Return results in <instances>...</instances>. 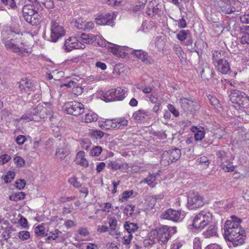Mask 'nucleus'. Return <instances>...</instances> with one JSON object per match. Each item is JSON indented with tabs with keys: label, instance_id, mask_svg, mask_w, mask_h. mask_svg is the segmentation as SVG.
<instances>
[{
	"label": "nucleus",
	"instance_id": "f257e3e1",
	"mask_svg": "<svg viewBox=\"0 0 249 249\" xmlns=\"http://www.w3.org/2000/svg\"><path fill=\"white\" fill-rule=\"evenodd\" d=\"M241 220L235 216L227 220L224 227L225 238L231 243L234 247L240 246L244 243L245 233L240 225Z\"/></svg>",
	"mask_w": 249,
	"mask_h": 249
},
{
	"label": "nucleus",
	"instance_id": "f03ea898",
	"mask_svg": "<svg viewBox=\"0 0 249 249\" xmlns=\"http://www.w3.org/2000/svg\"><path fill=\"white\" fill-rule=\"evenodd\" d=\"M91 40H94L101 47H107L108 49L116 56H122L124 53L125 48L114 44H111L107 41L104 38H102L99 35L93 34H82L79 37V41H82L84 43L89 44Z\"/></svg>",
	"mask_w": 249,
	"mask_h": 249
},
{
	"label": "nucleus",
	"instance_id": "7ed1b4c3",
	"mask_svg": "<svg viewBox=\"0 0 249 249\" xmlns=\"http://www.w3.org/2000/svg\"><path fill=\"white\" fill-rule=\"evenodd\" d=\"M227 53L221 50L212 52V62L215 69L218 72L227 74L231 71L230 63L228 60Z\"/></svg>",
	"mask_w": 249,
	"mask_h": 249
},
{
	"label": "nucleus",
	"instance_id": "20e7f679",
	"mask_svg": "<svg viewBox=\"0 0 249 249\" xmlns=\"http://www.w3.org/2000/svg\"><path fill=\"white\" fill-rule=\"evenodd\" d=\"M3 43L5 47L12 50L13 52L18 53L22 55H28L30 53L27 49L23 48L22 42L18 38L11 39L9 40L3 39Z\"/></svg>",
	"mask_w": 249,
	"mask_h": 249
},
{
	"label": "nucleus",
	"instance_id": "39448f33",
	"mask_svg": "<svg viewBox=\"0 0 249 249\" xmlns=\"http://www.w3.org/2000/svg\"><path fill=\"white\" fill-rule=\"evenodd\" d=\"M212 214L208 211H202L194 218L192 226L195 229H203L212 220Z\"/></svg>",
	"mask_w": 249,
	"mask_h": 249
},
{
	"label": "nucleus",
	"instance_id": "423d86ee",
	"mask_svg": "<svg viewBox=\"0 0 249 249\" xmlns=\"http://www.w3.org/2000/svg\"><path fill=\"white\" fill-rule=\"evenodd\" d=\"M23 17L28 23L34 25L38 22L40 15L35 9L34 4H27L22 8Z\"/></svg>",
	"mask_w": 249,
	"mask_h": 249
},
{
	"label": "nucleus",
	"instance_id": "0eeeda50",
	"mask_svg": "<svg viewBox=\"0 0 249 249\" xmlns=\"http://www.w3.org/2000/svg\"><path fill=\"white\" fill-rule=\"evenodd\" d=\"M51 35L49 40L56 42L59 38L63 37L66 34L62 24L57 20H52L51 23Z\"/></svg>",
	"mask_w": 249,
	"mask_h": 249
},
{
	"label": "nucleus",
	"instance_id": "6e6552de",
	"mask_svg": "<svg viewBox=\"0 0 249 249\" xmlns=\"http://www.w3.org/2000/svg\"><path fill=\"white\" fill-rule=\"evenodd\" d=\"M204 198L198 193L189 191L187 193V207L189 210H196L204 205Z\"/></svg>",
	"mask_w": 249,
	"mask_h": 249
},
{
	"label": "nucleus",
	"instance_id": "1a4fd4ad",
	"mask_svg": "<svg viewBox=\"0 0 249 249\" xmlns=\"http://www.w3.org/2000/svg\"><path fill=\"white\" fill-rule=\"evenodd\" d=\"M230 99L232 103L242 107H249V97L242 91L237 90L232 91L230 95Z\"/></svg>",
	"mask_w": 249,
	"mask_h": 249
},
{
	"label": "nucleus",
	"instance_id": "9d476101",
	"mask_svg": "<svg viewBox=\"0 0 249 249\" xmlns=\"http://www.w3.org/2000/svg\"><path fill=\"white\" fill-rule=\"evenodd\" d=\"M181 156L180 150L178 148L164 151L161 157L160 163L163 166L168 165L171 163L176 161Z\"/></svg>",
	"mask_w": 249,
	"mask_h": 249
},
{
	"label": "nucleus",
	"instance_id": "9b49d317",
	"mask_svg": "<svg viewBox=\"0 0 249 249\" xmlns=\"http://www.w3.org/2000/svg\"><path fill=\"white\" fill-rule=\"evenodd\" d=\"M176 232V227L162 225L158 230L157 232L158 236L157 240L160 244L166 243L171 236Z\"/></svg>",
	"mask_w": 249,
	"mask_h": 249
},
{
	"label": "nucleus",
	"instance_id": "f8f14e48",
	"mask_svg": "<svg viewBox=\"0 0 249 249\" xmlns=\"http://www.w3.org/2000/svg\"><path fill=\"white\" fill-rule=\"evenodd\" d=\"M122 47V46H121ZM123 48H125L124 53H123L122 54H123L122 56H118L119 57H123L126 54H127L128 52L134 55L137 58L142 60V62L146 64H151L153 63L154 60L151 58L150 56H149L147 53L142 50H135L133 49H129V50H128V48L123 47Z\"/></svg>",
	"mask_w": 249,
	"mask_h": 249
},
{
	"label": "nucleus",
	"instance_id": "ddd939ff",
	"mask_svg": "<svg viewBox=\"0 0 249 249\" xmlns=\"http://www.w3.org/2000/svg\"><path fill=\"white\" fill-rule=\"evenodd\" d=\"M127 91L128 89L126 88H119L111 89L105 93L104 97L106 102L122 101L125 98V94Z\"/></svg>",
	"mask_w": 249,
	"mask_h": 249
},
{
	"label": "nucleus",
	"instance_id": "4468645a",
	"mask_svg": "<svg viewBox=\"0 0 249 249\" xmlns=\"http://www.w3.org/2000/svg\"><path fill=\"white\" fill-rule=\"evenodd\" d=\"M65 110L67 113L74 116L79 115L84 112V106L77 101L67 103L64 106Z\"/></svg>",
	"mask_w": 249,
	"mask_h": 249
},
{
	"label": "nucleus",
	"instance_id": "2eb2a0df",
	"mask_svg": "<svg viewBox=\"0 0 249 249\" xmlns=\"http://www.w3.org/2000/svg\"><path fill=\"white\" fill-rule=\"evenodd\" d=\"M185 217V213L181 210L176 211L169 209L163 212L161 214V218L175 222L181 221Z\"/></svg>",
	"mask_w": 249,
	"mask_h": 249
},
{
	"label": "nucleus",
	"instance_id": "dca6fc26",
	"mask_svg": "<svg viewBox=\"0 0 249 249\" xmlns=\"http://www.w3.org/2000/svg\"><path fill=\"white\" fill-rule=\"evenodd\" d=\"M179 104L181 107L186 113L194 112L199 108V106L196 102L186 98H180Z\"/></svg>",
	"mask_w": 249,
	"mask_h": 249
},
{
	"label": "nucleus",
	"instance_id": "f3484780",
	"mask_svg": "<svg viewBox=\"0 0 249 249\" xmlns=\"http://www.w3.org/2000/svg\"><path fill=\"white\" fill-rule=\"evenodd\" d=\"M18 84L20 91L27 92L28 94L36 90V85L35 83L26 78L21 79Z\"/></svg>",
	"mask_w": 249,
	"mask_h": 249
},
{
	"label": "nucleus",
	"instance_id": "a211bd4d",
	"mask_svg": "<svg viewBox=\"0 0 249 249\" xmlns=\"http://www.w3.org/2000/svg\"><path fill=\"white\" fill-rule=\"evenodd\" d=\"M83 46L76 37H70L65 41L64 49L66 52H70L73 49H83Z\"/></svg>",
	"mask_w": 249,
	"mask_h": 249
},
{
	"label": "nucleus",
	"instance_id": "6ab92c4d",
	"mask_svg": "<svg viewBox=\"0 0 249 249\" xmlns=\"http://www.w3.org/2000/svg\"><path fill=\"white\" fill-rule=\"evenodd\" d=\"M114 15L110 13L101 14L95 19L96 22L99 25H111L113 23Z\"/></svg>",
	"mask_w": 249,
	"mask_h": 249
},
{
	"label": "nucleus",
	"instance_id": "aec40b11",
	"mask_svg": "<svg viewBox=\"0 0 249 249\" xmlns=\"http://www.w3.org/2000/svg\"><path fill=\"white\" fill-rule=\"evenodd\" d=\"M70 154V147L65 143H63L62 145H60L56 149L55 152V156L56 157L62 160H65Z\"/></svg>",
	"mask_w": 249,
	"mask_h": 249
},
{
	"label": "nucleus",
	"instance_id": "412c9836",
	"mask_svg": "<svg viewBox=\"0 0 249 249\" xmlns=\"http://www.w3.org/2000/svg\"><path fill=\"white\" fill-rule=\"evenodd\" d=\"M150 116L149 111L144 109H139L133 114V118L137 122H142L145 119L146 117Z\"/></svg>",
	"mask_w": 249,
	"mask_h": 249
},
{
	"label": "nucleus",
	"instance_id": "4be33fe9",
	"mask_svg": "<svg viewBox=\"0 0 249 249\" xmlns=\"http://www.w3.org/2000/svg\"><path fill=\"white\" fill-rule=\"evenodd\" d=\"M202 235L205 238H209L217 235V228L215 224H208Z\"/></svg>",
	"mask_w": 249,
	"mask_h": 249
},
{
	"label": "nucleus",
	"instance_id": "5701e85b",
	"mask_svg": "<svg viewBox=\"0 0 249 249\" xmlns=\"http://www.w3.org/2000/svg\"><path fill=\"white\" fill-rule=\"evenodd\" d=\"M74 161L76 164L80 165L84 167L89 166V162L85 158V153L83 151H80L77 153Z\"/></svg>",
	"mask_w": 249,
	"mask_h": 249
},
{
	"label": "nucleus",
	"instance_id": "b1692460",
	"mask_svg": "<svg viewBox=\"0 0 249 249\" xmlns=\"http://www.w3.org/2000/svg\"><path fill=\"white\" fill-rule=\"evenodd\" d=\"M99 126L103 129L107 130L111 128H116V125L114 124V119H107L101 122L99 124Z\"/></svg>",
	"mask_w": 249,
	"mask_h": 249
},
{
	"label": "nucleus",
	"instance_id": "393cba45",
	"mask_svg": "<svg viewBox=\"0 0 249 249\" xmlns=\"http://www.w3.org/2000/svg\"><path fill=\"white\" fill-rule=\"evenodd\" d=\"M98 119V115L94 112L90 111L86 113L84 117H82L83 122L86 123H89L96 121Z\"/></svg>",
	"mask_w": 249,
	"mask_h": 249
},
{
	"label": "nucleus",
	"instance_id": "a878e982",
	"mask_svg": "<svg viewBox=\"0 0 249 249\" xmlns=\"http://www.w3.org/2000/svg\"><path fill=\"white\" fill-rule=\"evenodd\" d=\"M192 131L195 133V139L196 141H201L205 136V132L203 128H200L197 127H194L192 128Z\"/></svg>",
	"mask_w": 249,
	"mask_h": 249
},
{
	"label": "nucleus",
	"instance_id": "bb28decb",
	"mask_svg": "<svg viewBox=\"0 0 249 249\" xmlns=\"http://www.w3.org/2000/svg\"><path fill=\"white\" fill-rule=\"evenodd\" d=\"M220 7L222 11L225 14H230L236 11L235 8L231 6V3H224L222 2L221 3Z\"/></svg>",
	"mask_w": 249,
	"mask_h": 249
},
{
	"label": "nucleus",
	"instance_id": "cd10ccee",
	"mask_svg": "<svg viewBox=\"0 0 249 249\" xmlns=\"http://www.w3.org/2000/svg\"><path fill=\"white\" fill-rule=\"evenodd\" d=\"M124 228L128 231V234L137 231L139 228L138 225L134 223L126 221L124 224Z\"/></svg>",
	"mask_w": 249,
	"mask_h": 249
},
{
	"label": "nucleus",
	"instance_id": "c85d7f7f",
	"mask_svg": "<svg viewBox=\"0 0 249 249\" xmlns=\"http://www.w3.org/2000/svg\"><path fill=\"white\" fill-rule=\"evenodd\" d=\"M143 182L146 183L150 187H154L157 184L156 174H150L144 179Z\"/></svg>",
	"mask_w": 249,
	"mask_h": 249
},
{
	"label": "nucleus",
	"instance_id": "c756f323",
	"mask_svg": "<svg viewBox=\"0 0 249 249\" xmlns=\"http://www.w3.org/2000/svg\"><path fill=\"white\" fill-rule=\"evenodd\" d=\"M114 124L116 125V128L121 129L128 124V121L124 118H119L114 119Z\"/></svg>",
	"mask_w": 249,
	"mask_h": 249
},
{
	"label": "nucleus",
	"instance_id": "7c9ffc66",
	"mask_svg": "<svg viewBox=\"0 0 249 249\" xmlns=\"http://www.w3.org/2000/svg\"><path fill=\"white\" fill-rule=\"evenodd\" d=\"M190 36V31L180 30L177 35V37L181 42L185 41Z\"/></svg>",
	"mask_w": 249,
	"mask_h": 249
},
{
	"label": "nucleus",
	"instance_id": "2f4dec72",
	"mask_svg": "<svg viewBox=\"0 0 249 249\" xmlns=\"http://www.w3.org/2000/svg\"><path fill=\"white\" fill-rule=\"evenodd\" d=\"M34 231L36 234L37 236H45V234H46L45 228L43 224H41L40 225L36 226L35 228Z\"/></svg>",
	"mask_w": 249,
	"mask_h": 249
},
{
	"label": "nucleus",
	"instance_id": "473e14b6",
	"mask_svg": "<svg viewBox=\"0 0 249 249\" xmlns=\"http://www.w3.org/2000/svg\"><path fill=\"white\" fill-rule=\"evenodd\" d=\"M25 195L22 192L16 193L10 196V200L14 201H18L24 198Z\"/></svg>",
	"mask_w": 249,
	"mask_h": 249
},
{
	"label": "nucleus",
	"instance_id": "72a5a7b5",
	"mask_svg": "<svg viewBox=\"0 0 249 249\" xmlns=\"http://www.w3.org/2000/svg\"><path fill=\"white\" fill-rule=\"evenodd\" d=\"M176 54L178 56L180 61H182L184 58L185 54L183 51L181 47L179 45H176L173 48Z\"/></svg>",
	"mask_w": 249,
	"mask_h": 249
},
{
	"label": "nucleus",
	"instance_id": "f704fd0d",
	"mask_svg": "<svg viewBox=\"0 0 249 249\" xmlns=\"http://www.w3.org/2000/svg\"><path fill=\"white\" fill-rule=\"evenodd\" d=\"M21 120H25L26 122H29L31 121H37L38 119L36 117L33 116V114L31 113V112H27L25 114H23L21 118L18 119H17L18 122H19Z\"/></svg>",
	"mask_w": 249,
	"mask_h": 249
},
{
	"label": "nucleus",
	"instance_id": "c9c22d12",
	"mask_svg": "<svg viewBox=\"0 0 249 249\" xmlns=\"http://www.w3.org/2000/svg\"><path fill=\"white\" fill-rule=\"evenodd\" d=\"M45 107H43L42 106V109H41V112H40V118H45L46 117V116L48 115H50L52 113V110L51 107H47V103H45Z\"/></svg>",
	"mask_w": 249,
	"mask_h": 249
},
{
	"label": "nucleus",
	"instance_id": "e433bc0d",
	"mask_svg": "<svg viewBox=\"0 0 249 249\" xmlns=\"http://www.w3.org/2000/svg\"><path fill=\"white\" fill-rule=\"evenodd\" d=\"M159 11V8L156 6H153V3L150 2L149 3L148 9L146 11V13L148 16H153L157 14Z\"/></svg>",
	"mask_w": 249,
	"mask_h": 249
},
{
	"label": "nucleus",
	"instance_id": "4c0bfd02",
	"mask_svg": "<svg viewBox=\"0 0 249 249\" xmlns=\"http://www.w3.org/2000/svg\"><path fill=\"white\" fill-rule=\"evenodd\" d=\"M211 70L207 67L203 68L200 71L201 77L205 79H208L211 76Z\"/></svg>",
	"mask_w": 249,
	"mask_h": 249
},
{
	"label": "nucleus",
	"instance_id": "58836bf2",
	"mask_svg": "<svg viewBox=\"0 0 249 249\" xmlns=\"http://www.w3.org/2000/svg\"><path fill=\"white\" fill-rule=\"evenodd\" d=\"M60 233L61 232L58 230H54L53 231H51L49 233H46L45 236H47L48 240H55L57 237H58Z\"/></svg>",
	"mask_w": 249,
	"mask_h": 249
},
{
	"label": "nucleus",
	"instance_id": "ea45409f",
	"mask_svg": "<svg viewBox=\"0 0 249 249\" xmlns=\"http://www.w3.org/2000/svg\"><path fill=\"white\" fill-rule=\"evenodd\" d=\"M102 148L100 146H95L92 148L90 151V155L92 156H99L102 152Z\"/></svg>",
	"mask_w": 249,
	"mask_h": 249
},
{
	"label": "nucleus",
	"instance_id": "a19ab883",
	"mask_svg": "<svg viewBox=\"0 0 249 249\" xmlns=\"http://www.w3.org/2000/svg\"><path fill=\"white\" fill-rule=\"evenodd\" d=\"M196 163L199 164H204L205 168H207L210 164V161L207 157L202 156L196 160Z\"/></svg>",
	"mask_w": 249,
	"mask_h": 249
},
{
	"label": "nucleus",
	"instance_id": "79ce46f5",
	"mask_svg": "<svg viewBox=\"0 0 249 249\" xmlns=\"http://www.w3.org/2000/svg\"><path fill=\"white\" fill-rule=\"evenodd\" d=\"M145 203L150 209H152L156 205L157 202L152 196H148L145 199Z\"/></svg>",
	"mask_w": 249,
	"mask_h": 249
},
{
	"label": "nucleus",
	"instance_id": "37998d69",
	"mask_svg": "<svg viewBox=\"0 0 249 249\" xmlns=\"http://www.w3.org/2000/svg\"><path fill=\"white\" fill-rule=\"evenodd\" d=\"M187 39V41L184 43L185 46H187L188 50L190 52H196L195 47H193V39L191 36Z\"/></svg>",
	"mask_w": 249,
	"mask_h": 249
},
{
	"label": "nucleus",
	"instance_id": "c03bdc74",
	"mask_svg": "<svg viewBox=\"0 0 249 249\" xmlns=\"http://www.w3.org/2000/svg\"><path fill=\"white\" fill-rule=\"evenodd\" d=\"M221 166L226 172H232L234 170V166L231 162H227L226 164L225 162H222Z\"/></svg>",
	"mask_w": 249,
	"mask_h": 249
},
{
	"label": "nucleus",
	"instance_id": "a18cd8bd",
	"mask_svg": "<svg viewBox=\"0 0 249 249\" xmlns=\"http://www.w3.org/2000/svg\"><path fill=\"white\" fill-rule=\"evenodd\" d=\"M181 18L178 20H177L172 18L174 21L178 23V26L180 28H184L187 26V22L186 20L184 19V16H181Z\"/></svg>",
	"mask_w": 249,
	"mask_h": 249
},
{
	"label": "nucleus",
	"instance_id": "49530a36",
	"mask_svg": "<svg viewBox=\"0 0 249 249\" xmlns=\"http://www.w3.org/2000/svg\"><path fill=\"white\" fill-rule=\"evenodd\" d=\"M42 109V105L38 104L31 111L33 116H38L40 118L41 109Z\"/></svg>",
	"mask_w": 249,
	"mask_h": 249
},
{
	"label": "nucleus",
	"instance_id": "de8ad7c7",
	"mask_svg": "<svg viewBox=\"0 0 249 249\" xmlns=\"http://www.w3.org/2000/svg\"><path fill=\"white\" fill-rule=\"evenodd\" d=\"M14 231V229L11 226L10 227H8V229L7 228V229L4 230L2 234L3 235V237L4 239L5 240H7L11 237L12 232Z\"/></svg>",
	"mask_w": 249,
	"mask_h": 249
},
{
	"label": "nucleus",
	"instance_id": "09e8293b",
	"mask_svg": "<svg viewBox=\"0 0 249 249\" xmlns=\"http://www.w3.org/2000/svg\"><path fill=\"white\" fill-rule=\"evenodd\" d=\"M157 240L154 239L153 237H149L147 239H145L143 241V244L145 247H151L156 242Z\"/></svg>",
	"mask_w": 249,
	"mask_h": 249
},
{
	"label": "nucleus",
	"instance_id": "8fccbe9b",
	"mask_svg": "<svg viewBox=\"0 0 249 249\" xmlns=\"http://www.w3.org/2000/svg\"><path fill=\"white\" fill-rule=\"evenodd\" d=\"M15 174L13 171H9L4 177V180L5 183H8L11 182L14 179Z\"/></svg>",
	"mask_w": 249,
	"mask_h": 249
},
{
	"label": "nucleus",
	"instance_id": "3c124183",
	"mask_svg": "<svg viewBox=\"0 0 249 249\" xmlns=\"http://www.w3.org/2000/svg\"><path fill=\"white\" fill-rule=\"evenodd\" d=\"M227 153L224 151H218L216 152L217 158L221 160V163L223 162V160L227 161Z\"/></svg>",
	"mask_w": 249,
	"mask_h": 249
},
{
	"label": "nucleus",
	"instance_id": "603ef678",
	"mask_svg": "<svg viewBox=\"0 0 249 249\" xmlns=\"http://www.w3.org/2000/svg\"><path fill=\"white\" fill-rule=\"evenodd\" d=\"M69 182L76 188H79L82 186L81 183L77 181V178H70Z\"/></svg>",
	"mask_w": 249,
	"mask_h": 249
},
{
	"label": "nucleus",
	"instance_id": "864d4df0",
	"mask_svg": "<svg viewBox=\"0 0 249 249\" xmlns=\"http://www.w3.org/2000/svg\"><path fill=\"white\" fill-rule=\"evenodd\" d=\"M90 135L96 139H101L104 136V133L100 130H93L90 132Z\"/></svg>",
	"mask_w": 249,
	"mask_h": 249
},
{
	"label": "nucleus",
	"instance_id": "5fc2aeb1",
	"mask_svg": "<svg viewBox=\"0 0 249 249\" xmlns=\"http://www.w3.org/2000/svg\"><path fill=\"white\" fill-rule=\"evenodd\" d=\"M18 234L19 238L22 240H26L30 237L29 232L26 231H21Z\"/></svg>",
	"mask_w": 249,
	"mask_h": 249
},
{
	"label": "nucleus",
	"instance_id": "6e6d98bb",
	"mask_svg": "<svg viewBox=\"0 0 249 249\" xmlns=\"http://www.w3.org/2000/svg\"><path fill=\"white\" fill-rule=\"evenodd\" d=\"M11 159V157L8 154H4L0 156V165L6 163Z\"/></svg>",
	"mask_w": 249,
	"mask_h": 249
},
{
	"label": "nucleus",
	"instance_id": "4d7b16f0",
	"mask_svg": "<svg viewBox=\"0 0 249 249\" xmlns=\"http://www.w3.org/2000/svg\"><path fill=\"white\" fill-rule=\"evenodd\" d=\"M108 222L110 229L115 230L117 225V221L115 217H110L108 220Z\"/></svg>",
	"mask_w": 249,
	"mask_h": 249
},
{
	"label": "nucleus",
	"instance_id": "13d9d810",
	"mask_svg": "<svg viewBox=\"0 0 249 249\" xmlns=\"http://www.w3.org/2000/svg\"><path fill=\"white\" fill-rule=\"evenodd\" d=\"M137 88L141 90L144 93L147 94L151 92L152 90V87H143L142 86L138 85Z\"/></svg>",
	"mask_w": 249,
	"mask_h": 249
},
{
	"label": "nucleus",
	"instance_id": "bf43d9fd",
	"mask_svg": "<svg viewBox=\"0 0 249 249\" xmlns=\"http://www.w3.org/2000/svg\"><path fill=\"white\" fill-rule=\"evenodd\" d=\"M1 2L5 5H8L10 8H15L16 6L14 0H0Z\"/></svg>",
	"mask_w": 249,
	"mask_h": 249
},
{
	"label": "nucleus",
	"instance_id": "052dcab7",
	"mask_svg": "<svg viewBox=\"0 0 249 249\" xmlns=\"http://www.w3.org/2000/svg\"><path fill=\"white\" fill-rule=\"evenodd\" d=\"M149 100L150 101L154 104H157L158 103H160V100H159V96L157 94H151L149 97Z\"/></svg>",
	"mask_w": 249,
	"mask_h": 249
},
{
	"label": "nucleus",
	"instance_id": "680f3d73",
	"mask_svg": "<svg viewBox=\"0 0 249 249\" xmlns=\"http://www.w3.org/2000/svg\"><path fill=\"white\" fill-rule=\"evenodd\" d=\"M241 43L244 44L249 43V31L245 32L241 38Z\"/></svg>",
	"mask_w": 249,
	"mask_h": 249
},
{
	"label": "nucleus",
	"instance_id": "e2e57ef3",
	"mask_svg": "<svg viewBox=\"0 0 249 249\" xmlns=\"http://www.w3.org/2000/svg\"><path fill=\"white\" fill-rule=\"evenodd\" d=\"M129 166L127 163H124L122 164H119L118 169L120 170L123 173H128L129 171Z\"/></svg>",
	"mask_w": 249,
	"mask_h": 249
},
{
	"label": "nucleus",
	"instance_id": "0e129e2a",
	"mask_svg": "<svg viewBox=\"0 0 249 249\" xmlns=\"http://www.w3.org/2000/svg\"><path fill=\"white\" fill-rule=\"evenodd\" d=\"M201 249V244L199 238H195V239L193 240V249Z\"/></svg>",
	"mask_w": 249,
	"mask_h": 249
},
{
	"label": "nucleus",
	"instance_id": "69168bd1",
	"mask_svg": "<svg viewBox=\"0 0 249 249\" xmlns=\"http://www.w3.org/2000/svg\"><path fill=\"white\" fill-rule=\"evenodd\" d=\"M26 185V182L24 179H19L17 180L16 182V187L18 190L23 189Z\"/></svg>",
	"mask_w": 249,
	"mask_h": 249
},
{
	"label": "nucleus",
	"instance_id": "338daca9",
	"mask_svg": "<svg viewBox=\"0 0 249 249\" xmlns=\"http://www.w3.org/2000/svg\"><path fill=\"white\" fill-rule=\"evenodd\" d=\"M15 163L18 166L21 167L24 165V160L20 157H16L14 159Z\"/></svg>",
	"mask_w": 249,
	"mask_h": 249
},
{
	"label": "nucleus",
	"instance_id": "774afa93",
	"mask_svg": "<svg viewBox=\"0 0 249 249\" xmlns=\"http://www.w3.org/2000/svg\"><path fill=\"white\" fill-rule=\"evenodd\" d=\"M240 20L243 23L249 24V12L240 16Z\"/></svg>",
	"mask_w": 249,
	"mask_h": 249
}]
</instances>
